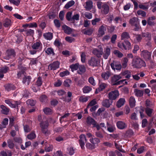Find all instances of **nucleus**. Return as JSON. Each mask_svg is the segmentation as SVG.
Listing matches in <instances>:
<instances>
[{"mask_svg":"<svg viewBox=\"0 0 156 156\" xmlns=\"http://www.w3.org/2000/svg\"><path fill=\"white\" fill-rule=\"evenodd\" d=\"M111 76L110 73L108 72L103 73L101 74V77L105 80H108Z\"/></svg>","mask_w":156,"mask_h":156,"instance_id":"obj_27","label":"nucleus"},{"mask_svg":"<svg viewBox=\"0 0 156 156\" xmlns=\"http://www.w3.org/2000/svg\"><path fill=\"white\" fill-rule=\"evenodd\" d=\"M9 1L10 3L16 5H18L20 2V0H9Z\"/></svg>","mask_w":156,"mask_h":156,"instance_id":"obj_57","label":"nucleus"},{"mask_svg":"<svg viewBox=\"0 0 156 156\" xmlns=\"http://www.w3.org/2000/svg\"><path fill=\"white\" fill-rule=\"evenodd\" d=\"M129 37L128 33L126 32H123L121 35V40H123L125 39H128Z\"/></svg>","mask_w":156,"mask_h":156,"instance_id":"obj_41","label":"nucleus"},{"mask_svg":"<svg viewBox=\"0 0 156 156\" xmlns=\"http://www.w3.org/2000/svg\"><path fill=\"white\" fill-rule=\"evenodd\" d=\"M12 24L11 20L8 19H6L4 21L3 25L5 27L11 26Z\"/></svg>","mask_w":156,"mask_h":156,"instance_id":"obj_26","label":"nucleus"},{"mask_svg":"<svg viewBox=\"0 0 156 156\" xmlns=\"http://www.w3.org/2000/svg\"><path fill=\"white\" fill-rule=\"evenodd\" d=\"M32 48L34 49H39L41 50L42 49V44L39 42H37L33 44L32 46Z\"/></svg>","mask_w":156,"mask_h":156,"instance_id":"obj_21","label":"nucleus"},{"mask_svg":"<svg viewBox=\"0 0 156 156\" xmlns=\"http://www.w3.org/2000/svg\"><path fill=\"white\" fill-rule=\"evenodd\" d=\"M79 101H80L83 103L87 102L88 100V97H85L81 96L79 98Z\"/></svg>","mask_w":156,"mask_h":156,"instance_id":"obj_42","label":"nucleus"},{"mask_svg":"<svg viewBox=\"0 0 156 156\" xmlns=\"http://www.w3.org/2000/svg\"><path fill=\"white\" fill-rule=\"evenodd\" d=\"M31 78V77L30 76H25L23 78L22 82L24 84L28 85L30 83Z\"/></svg>","mask_w":156,"mask_h":156,"instance_id":"obj_13","label":"nucleus"},{"mask_svg":"<svg viewBox=\"0 0 156 156\" xmlns=\"http://www.w3.org/2000/svg\"><path fill=\"white\" fill-rule=\"evenodd\" d=\"M122 76H121L120 74L118 75H115L112 78V83L113 85H118L121 84L123 83L125 81V80H123L119 82L115 83L119 79L122 78Z\"/></svg>","mask_w":156,"mask_h":156,"instance_id":"obj_2","label":"nucleus"},{"mask_svg":"<svg viewBox=\"0 0 156 156\" xmlns=\"http://www.w3.org/2000/svg\"><path fill=\"white\" fill-rule=\"evenodd\" d=\"M125 102V100L124 98H121L117 102L116 106L118 108H120L124 105Z\"/></svg>","mask_w":156,"mask_h":156,"instance_id":"obj_22","label":"nucleus"},{"mask_svg":"<svg viewBox=\"0 0 156 156\" xmlns=\"http://www.w3.org/2000/svg\"><path fill=\"white\" fill-rule=\"evenodd\" d=\"M62 83V81L58 80L54 83V85L55 87H59L61 85Z\"/></svg>","mask_w":156,"mask_h":156,"instance_id":"obj_59","label":"nucleus"},{"mask_svg":"<svg viewBox=\"0 0 156 156\" xmlns=\"http://www.w3.org/2000/svg\"><path fill=\"white\" fill-rule=\"evenodd\" d=\"M36 137V135L34 132L31 133L27 136V138L30 140H32Z\"/></svg>","mask_w":156,"mask_h":156,"instance_id":"obj_54","label":"nucleus"},{"mask_svg":"<svg viewBox=\"0 0 156 156\" xmlns=\"http://www.w3.org/2000/svg\"><path fill=\"white\" fill-rule=\"evenodd\" d=\"M26 103L28 105L33 106L35 105L36 102L33 100L29 99L27 101Z\"/></svg>","mask_w":156,"mask_h":156,"instance_id":"obj_50","label":"nucleus"},{"mask_svg":"<svg viewBox=\"0 0 156 156\" xmlns=\"http://www.w3.org/2000/svg\"><path fill=\"white\" fill-rule=\"evenodd\" d=\"M115 127L114 125H110L108 124L107 125V129L110 132H113L115 129Z\"/></svg>","mask_w":156,"mask_h":156,"instance_id":"obj_45","label":"nucleus"},{"mask_svg":"<svg viewBox=\"0 0 156 156\" xmlns=\"http://www.w3.org/2000/svg\"><path fill=\"white\" fill-rule=\"evenodd\" d=\"M44 112L46 114H50L52 113V110L48 108H46L43 109Z\"/></svg>","mask_w":156,"mask_h":156,"instance_id":"obj_49","label":"nucleus"},{"mask_svg":"<svg viewBox=\"0 0 156 156\" xmlns=\"http://www.w3.org/2000/svg\"><path fill=\"white\" fill-rule=\"evenodd\" d=\"M141 55L145 59L148 60L151 58V53L147 50H144L142 51Z\"/></svg>","mask_w":156,"mask_h":156,"instance_id":"obj_5","label":"nucleus"},{"mask_svg":"<svg viewBox=\"0 0 156 156\" xmlns=\"http://www.w3.org/2000/svg\"><path fill=\"white\" fill-rule=\"evenodd\" d=\"M59 63L58 61L54 62L48 66V69L50 70H55L59 68Z\"/></svg>","mask_w":156,"mask_h":156,"instance_id":"obj_11","label":"nucleus"},{"mask_svg":"<svg viewBox=\"0 0 156 156\" xmlns=\"http://www.w3.org/2000/svg\"><path fill=\"white\" fill-rule=\"evenodd\" d=\"M142 36L143 37L147 38V39L149 40L151 38V34L148 32L143 33L142 34Z\"/></svg>","mask_w":156,"mask_h":156,"instance_id":"obj_43","label":"nucleus"},{"mask_svg":"<svg viewBox=\"0 0 156 156\" xmlns=\"http://www.w3.org/2000/svg\"><path fill=\"white\" fill-rule=\"evenodd\" d=\"M106 30V27L103 25L101 26L98 30V36H102L105 34V32Z\"/></svg>","mask_w":156,"mask_h":156,"instance_id":"obj_15","label":"nucleus"},{"mask_svg":"<svg viewBox=\"0 0 156 156\" xmlns=\"http://www.w3.org/2000/svg\"><path fill=\"white\" fill-rule=\"evenodd\" d=\"M81 61L82 63H84L86 59V54L84 52H82L80 55Z\"/></svg>","mask_w":156,"mask_h":156,"instance_id":"obj_51","label":"nucleus"},{"mask_svg":"<svg viewBox=\"0 0 156 156\" xmlns=\"http://www.w3.org/2000/svg\"><path fill=\"white\" fill-rule=\"evenodd\" d=\"M15 56L14 51L13 50H8L6 52V55L5 56V58L9 60L10 58H14Z\"/></svg>","mask_w":156,"mask_h":156,"instance_id":"obj_6","label":"nucleus"},{"mask_svg":"<svg viewBox=\"0 0 156 156\" xmlns=\"http://www.w3.org/2000/svg\"><path fill=\"white\" fill-rule=\"evenodd\" d=\"M91 90V88L89 86H85L83 88V92L84 93H89Z\"/></svg>","mask_w":156,"mask_h":156,"instance_id":"obj_46","label":"nucleus"},{"mask_svg":"<svg viewBox=\"0 0 156 156\" xmlns=\"http://www.w3.org/2000/svg\"><path fill=\"white\" fill-rule=\"evenodd\" d=\"M5 89L8 91L15 89V86L12 84H7L5 86Z\"/></svg>","mask_w":156,"mask_h":156,"instance_id":"obj_38","label":"nucleus"},{"mask_svg":"<svg viewBox=\"0 0 156 156\" xmlns=\"http://www.w3.org/2000/svg\"><path fill=\"white\" fill-rule=\"evenodd\" d=\"M139 7L140 9L145 10L148 9L149 6L148 5H146L143 4H140L139 5Z\"/></svg>","mask_w":156,"mask_h":156,"instance_id":"obj_52","label":"nucleus"},{"mask_svg":"<svg viewBox=\"0 0 156 156\" xmlns=\"http://www.w3.org/2000/svg\"><path fill=\"white\" fill-rule=\"evenodd\" d=\"M96 102L95 99H93L88 104L87 106V108H89L90 107L92 106L95 105Z\"/></svg>","mask_w":156,"mask_h":156,"instance_id":"obj_55","label":"nucleus"},{"mask_svg":"<svg viewBox=\"0 0 156 156\" xmlns=\"http://www.w3.org/2000/svg\"><path fill=\"white\" fill-rule=\"evenodd\" d=\"M71 13L69 12V21H72L73 20H79V15L78 14L74 15L72 18H71L69 15L71 14Z\"/></svg>","mask_w":156,"mask_h":156,"instance_id":"obj_35","label":"nucleus"},{"mask_svg":"<svg viewBox=\"0 0 156 156\" xmlns=\"http://www.w3.org/2000/svg\"><path fill=\"white\" fill-rule=\"evenodd\" d=\"M5 102L11 107L13 108H16V107H18V105L20 104V103L19 102L16 101L12 102L10 100L8 99L5 100Z\"/></svg>","mask_w":156,"mask_h":156,"instance_id":"obj_4","label":"nucleus"},{"mask_svg":"<svg viewBox=\"0 0 156 156\" xmlns=\"http://www.w3.org/2000/svg\"><path fill=\"white\" fill-rule=\"evenodd\" d=\"M44 37L47 40H51L52 38V34L50 32L44 34L43 35Z\"/></svg>","mask_w":156,"mask_h":156,"instance_id":"obj_37","label":"nucleus"},{"mask_svg":"<svg viewBox=\"0 0 156 156\" xmlns=\"http://www.w3.org/2000/svg\"><path fill=\"white\" fill-rule=\"evenodd\" d=\"M156 17L154 16L149 17L147 19V24L150 26H154L156 25L155 21Z\"/></svg>","mask_w":156,"mask_h":156,"instance_id":"obj_8","label":"nucleus"},{"mask_svg":"<svg viewBox=\"0 0 156 156\" xmlns=\"http://www.w3.org/2000/svg\"><path fill=\"white\" fill-rule=\"evenodd\" d=\"M40 125L42 129V132L45 134L48 133L47 128H48V122L45 121L42 122L40 123Z\"/></svg>","mask_w":156,"mask_h":156,"instance_id":"obj_9","label":"nucleus"},{"mask_svg":"<svg viewBox=\"0 0 156 156\" xmlns=\"http://www.w3.org/2000/svg\"><path fill=\"white\" fill-rule=\"evenodd\" d=\"M79 64L78 63L73 64L70 66V68L72 72L78 69Z\"/></svg>","mask_w":156,"mask_h":156,"instance_id":"obj_33","label":"nucleus"},{"mask_svg":"<svg viewBox=\"0 0 156 156\" xmlns=\"http://www.w3.org/2000/svg\"><path fill=\"white\" fill-rule=\"evenodd\" d=\"M152 109L150 108H147L146 109V112L148 116H151L152 112Z\"/></svg>","mask_w":156,"mask_h":156,"instance_id":"obj_61","label":"nucleus"},{"mask_svg":"<svg viewBox=\"0 0 156 156\" xmlns=\"http://www.w3.org/2000/svg\"><path fill=\"white\" fill-rule=\"evenodd\" d=\"M131 64L132 66L135 68H140L146 66L145 62L140 58L133 59Z\"/></svg>","mask_w":156,"mask_h":156,"instance_id":"obj_1","label":"nucleus"},{"mask_svg":"<svg viewBox=\"0 0 156 156\" xmlns=\"http://www.w3.org/2000/svg\"><path fill=\"white\" fill-rule=\"evenodd\" d=\"M79 140V144L81 148L83 149L84 148L85 142L87 141V140L85 135L82 134L80 136Z\"/></svg>","mask_w":156,"mask_h":156,"instance_id":"obj_7","label":"nucleus"},{"mask_svg":"<svg viewBox=\"0 0 156 156\" xmlns=\"http://www.w3.org/2000/svg\"><path fill=\"white\" fill-rule=\"evenodd\" d=\"M137 109H140V111H139V112L140 114V117H141V118H142V119L144 118V114L143 113V112L144 111V108L142 107H137Z\"/></svg>","mask_w":156,"mask_h":156,"instance_id":"obj_48","label":"nucleus"},{"mask_svg":"<svg viewBox=\"0 0 156 156\" xmlns=\"http://www.w3.org/2000/svg\"><path fill=\"white\" fill-rule=\"evenodd\" d=\"M66 12V11L65 10L61 11L60 12L59 14V17L61 20H63L64 13Z\"/></svg>","mask_w":156,"mask_h":156,"instance_id":"obj_60","label":"nucleus"},{"mask_svg":"<svg viewBox=\"0 0 156 156\" xmlns=\"http://www.w3.org/2000/svg\"><path fill=\"white\" fill-rule=\"evenodd\" d=\"M93 53L94 55L99 57L102 55L103 53L102 48H100L99 50L96 49H94L93 50Z\"/></svg>","mask_w":156,"mask_h":156,"instance_id":"obj_19","label":"nucleus"},{"mask_svg":"<svg viewBox=\"0 0 156 156\" xmlns=\"http://www.w3.org/2000/svg\"><path fill=\"white\" fill-rule=\"evenodd\" d=\"M129 101L130 106L131 108H133L135 106L136 101L134 97L132 96L131 97Z\"/></svg>","mask_w":156,"mask_h":156,"instance_id":"obj_24","label":"nucleus"},{"mask_svg":"<svg viewBox=\"0 0 156 156\" xmlns=\"http://www.w3.org/2000/svg\"><path fill=\"white\" fill-rule=\"evenodd\" d=\"M89 141L91 143L94 144L99 143L100 142L99 139L97 138H94V137L90 138Z\"/></svg>","mask_w":156,"mask_h":156,"instance_id":"obj_30","label":"nucleus"},{"mask_svg":"<svg viewBox=\"0 0 156 156\" xmlns=\"http://www.w3.org/2000/svg\"><path fill=\"white\" fill-rule=\"evenodd\" d=\"M87 122L89 124H94V121L92 118L90 117H88L87 119Z\"/></svg>","mask_w":156,"mask_h":156,"instance_id":"obj_53","label":"nucleus"},{"mask_svg":"<svg viewBox=\"0 0 156 156\" xmlns=\"http://www.w3.org/2000/svg\"><path fill=\"white\" fill-rule=\"evenodd\" d=\"M113 53L119 58H121L123 56V54L119 51L115 50L113 51Z\"/></svg>","mask_w":156,"mask_h":156,"instance_id":"obj_36","label":"nucleus"},{"mask_svg":"<svg viewBox=\"0 0 156 156\" xmlns=\"http://www.w3.org/2000/svg\"><path fill=\"white\" fill-rule=\"evenodd\" d=\"M117 127L120 129H123L126 127V125L125 123L122 121H119L116 123Z\"/></svg>","mask_w":156,"mask_h":156,"instance_id":"obj_18","label":"nucleus"},{"mask_svg":"<svg viewBox=\"0 0 156 156\" xmlns=\"http://www.w3.org/2000/svg\"><path fill=\"white\" fill-rule=\"evenodd\" d=\"M125 43L126 45L123 44L124 48L125 50L129 49L131 48V44L129 41H125Z\"/></svg>","mask_w":156,"mask_h":156,"instance_id":"obj_39","label":"nucleus"},{"mask_svg":"<svg viewBox=\"0 0 156 156\" xmlns=\"http://www.w3.org/2000/svg\"><path fill=\"white\" fill-rule=\"evenodd\" d=\"M111 66L112 69L115 70H120L122 68V65L120 63H112Z\"/></svg>","mask_w":156,"mask_h":156,"instance_id":"obj_12","label":"nucleus"},{"mask_svg":"<svg viewBox=\"0 0 156 156\" xmlns=\"http://www.w3.org/2000/svg\"><path fill=\"white\" fill-rule=\"evenodd\" d=\"M0 107L1 109V112L2 113L5 115H7L9 112V108L3 105H0Z\"/></svg>","mask_w":156,"mask_h":156,"instance_id":"obj_17","label":"nucleus"},{"mask_svg":"<svg viewBox=\"0 0 156 156\" xmlns=\"http://www.w3.org/2000/svg\"><path fill=\"white\" fill-rule=\"evenodd\" d=\"M121 76H122L123 78L124 76H126L125 77L126 78H129L131 76V73L130 71L128 70H125L122 72L120 74Z\"/></svg>","mask_w":156,"mask_h":156,"instance_id":"obj_20","label":"nucleus"},{"mask_svg":"<svg viewBox=\"0 0 156 156\" xmlns=\"http://www.w3.org/2000/svg\"><path fill=\"white\" fill-rule=\"evenodd\" d=\"M99 62L98 59L94 57H92L89 60L88 63L90 65L93 66H97Z\"/></svg>","mask_w":156,"mask_h":156,"instance_id":"obj_10","label":"nucleus"},{"mask_svg":"<svg viewBox=\"0 0 156 156\" xmlns=\"http://www.w3.org/2000/svg\"><path fill=\"white\" fill-rule=\"evenodd\" d=\"M128 62V59L127 58L125 57L123 58L122 66L123 68L125 69L127 67Z\"/></svg>","mask_w":156,"mask_h":156,"instance_id":"obj_32","label":"nucleus"},{"mask_svg":"<svg viewBox=\"0 0 156 156\" xmlns=\"http://www.w3.org/2000/svg\"><path fill=\"white\" fill-rule=\"evenodd\" d=\"M110 54V49L107 47L105 49L103 57L105 59H107Z\"/></svg>","mask_w":156,"mask_h":156,"instance_id":"obj_16","label":"nucleus"},{"mask_svg":"<svg viewBox=\"0 0 156 156\" xmlns=\"http://www.w3.org/2000/svg\"><path fill=\"white\" fill-rule=\"evenodd\" d=\"M34 33V30L31 29L27 30L26 31V34L27 35H33Z\"/></svg>","mask_w":156,"mask_h":156,"instance_id":"obj_63","label":"nucleus"},{"mask_svg":"<svg viewBox=\"0 0 156 156\" xmlns=\"http://www.w3.org/2000/svg\"><path fill=\"white\" fill-rule=\"evenodd\" d=\"M93 7V2L91 1H89L86 2L85 8L88 10L91 9Z\"/></svg>","mask_w":156,"mask_h":156,"instance_id":"obj_29","label":"nucleus"},{"mask_svg":"<svg viewBox=\"0 0 156 156\" xmlns=\"http://www.w3.org/2000/svg\"><path fill=\"white\" fill-rule=\"evenodd\" d=\"M134 93L135 95L137 97H140L143 96V91L142 90L135 89L134 90Z\"/></svg>","mask_w":156,"mask_h":156,"instance_id":"obj_25","label":"nucleus"},{"mask_svg":"<svg viewBox=\"0 0 156 156\" xmlns=\"http://www.w3.org/2000/svg\"><path fill=\"white\" fill-rule=\"evenodd\" d=\"M45 52L48 55H54V52L53 49L51 48H49L46 49L45 50Z\"/></svg>","mask_w":156,"mask_h":156,"instance_id":"obj_47","label":"nucleus"},{"mask_svg":"<svg viewBox=\"0 0 156 156\" xmlns=\"http://www.w3.org/2000/svg\"><path fill=\"white\" fill-rule=\"evenodd\" d=\"M53 147L52 145H49V146L46 147L45 148V150L46 152H50L52 150Z\"/></svg>","mask_w":156,"mask_h":156,"instance_id":"obj_62","label":"nucleus"},{"mask_svg":"<svg viewBox=\"0 0 156 156\" xmlns=\"http://www.w3.org/2000/svg\"><path fill=\"white\" fill-rule=\"evenodd\" d=\"M23 27H28L30 28L36 27H37V24L36 23H33L23 25Z\"/></svg>","mask_w":156,"mask_h":156,"instance_id":"obj_34","label":"nucleus"},{"mask_svg":"<svg viewBox=\"0 0 156 156\" xmlns=\"http://www.w3.org/2000/svg\"><path fill=\"white\" fill-rule=\"evenodd\" d=\"M138 22V19L137 18L133 17L132 19H131L129 21V23L131 24V25L133 26L136 23Z\"/></svg>","mask_w":156,"mask_h":156,"instance_id":"obj_40","label":"nucleus"},{"mask_svg":"<svg viewBox=\"0 0 156 156\" xmlns=\"http://www.w3.org/2000/svg\"><path fill=\"white\" fill-rule=\"evenodd\" d=\"M8 147L10 148H12L14 147V144L11 140L9 139L8 140Z\"/></svg>","mask_w":156,"mask_h":156,"instance_id":"obj_56","label":"nucleus"},{"mask_svg":"<svg viewBox=\"0 0 156 156\" xmlns=\"http://www.w3.org/2000/svg\"><path fill=\"white\" fill-rule=\"evenodd\" d=\"M109 7L107 4H104L103 5L101 12L103 14H108L109 11Z\"/></svg>","mask_w":156,"mask_h":156,"instance_id":"obj_14","label":"nucleus"},{"mask_svg":"<svg viewBox=\"0 0 156 156\" xmlns=\"http://www.w3.org/2000/svg\"><path fill=\"white\" fill-rule=\"evenodd\" d=\"M79 70L77 72V73L80 74H82L84 73L86 70L85 67L83 65H79Z\"/></svg>","mask_w":156,"mask_h":156,"instance_id":"obj_28","label":"nucleus"},{"mask_svg":"<svg viewBox=\"0 0 156 156\" xmlns=\"http://www.w3.org/2000/svg\"><path fill=\"white\" fill-rule=\"evenodd\" d=\"M9 70V68L8 67L5 66L2 67L0 70V73L3 74L7 72Z\"/></svg>","mask_w":156,"mask_h":156,"instance_id":"obj_44","label":"nucleus"},{"mask_svg":"<svg viewBox=\"0 0 156 156\" xmlns=\"http://www.w3.org/2000/svg\"><path fill=\"white\" fill-rule=\"evenodd\" d=\"M106 86V84L104 83H101L100 84L99 87L98 88L96 89L95 93L97 94L100 91L104 89Z\"/></svg>","mask_w":156,"mask_h":156,"instance_id":"obj_23","label":"nucleus"},{"mask_svg":"<svg viewBox=\"0 0 156 156\" xmlns=\"http://www.w3.org/2000/svg\"><path fill=\"white\" fill-rule=\"evenodd\" d=\"M137 13L138 15H140L143 17H145L146 16V12L140 10L137 11Z\"/></svg>","mask_w":156,"mask_h":156,"instance_id":"obj_58","label":"nucleus"},{"mask_svg":"<svg viewBox=\"0 0 156 156\" xmlns=\"http://www.w3.org/2000/svg\"><path fill=\"white\" fill-rule=\"evenodd\" d=\"M112 102H110L109 100L105 99L102 102V105L105 107L107 108L109 107L112 104Z\"/></svg>","mask_w":156,"mask_h":156,"instance_id":"obj_31","label":"nucleus"},{"mask_svg":"<svg viewBox=\"0 0 156 156\" xmlns=\"http://www.w3.org/2000/svg\"><path fill=\"white\" fill-rule=\"evenodd\" d=\"M88 81L92 85L94 86L95 85V83L94 78L93 77H90L89 78Z\"/></svg>","mask_w":156,"mask_h":156,"instance_id":"obj_64","label":"nucleus"},{"mask_svg":"<svg viewBox=\"0 0 156 156\" xmlns=\"http://www.w3.org/2000/svg\"><path fill=\"white\" fill-rule=\"evenodd\" d=\"M119 95V91L117 90L111 91L108 94V98L109 99L113 100H115Z\"/></svg>","mask_w":156,"mask_h":156,"instance_id":"obj_3","label":"nucleus"}]
</instances>
